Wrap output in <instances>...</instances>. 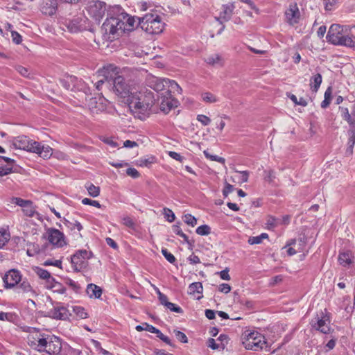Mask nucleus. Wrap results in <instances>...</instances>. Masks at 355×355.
I'll use <instances>...</instances> for the list:
<instances>
[{"instance_id":"f257e3e1","label":"nucleus","mask_w":355,"mask_h":355,"mask_svg":"<svg viewBox=\"0 0 355 355\" xmlns=\"http://www.w3.org/2000/svg\"><path fill=\"white\" fill-rule=\"evenodd\" d=\"M135 24V17L125 12L120 6L114 5L108 10V17L101 26V32L103 35H108L109 39L110 35L114 39L125 31L134 30Z\"/></svg>"},{"instance_id":"f03ea898","label":"nucleus","mask_w":355,"mask_h":355,"mask_svg":"<svg viewBox=\"0 0 355 355\" xmlns=\"http://www.w3.org/2000/svg\"><path fill=\"white\" fill-rule=\"evenodd\" d=\"M132 99L129 109L135 117L142 121L149 116L153 105L157 101L155 94L148 89L144 92L137 91L135 96H132Z\"/></svg>"},{"instance_id":"7ed1b4c3","label":"nucleus","mask_w":355,"mask_h":355,"mask_svg":"<svg viewBox=\"0 0 355 355\" xmlns=\"http://www.w3.org/2000/svg\"><path fill=\"white\" fill-rule=\"evenodd\" d=\"M354 27L332 24L326 37L327 42L334 45L343 46L355 50V35L351 33L352 29Z\"/></svg>"},{"instance_id":"20e7f679","label":"nucleus","mask_w":355,"mask_h":355,"mask_svg":"<svg viewBox=\"0 0 355 355\" xmlns=\"http://www.w3.org/2000/svg\"><path fill=\"white\" fill-rule=\"evenodd\" d=\"M28 344L38 352H46L49 354H58L62 349V343L59 337L53 334L47 338H28Z\"/></svg>"},{"instance_id":"39448f33","label":"nucleus","mask_w":355,"mask_h":355,"mask_svg":"<svg viewBox=\"0 0 355 355\" xmlns=\"http://www.w3.org/2000/svg\"><path fill=\"white\" fill-rule=\"evenodd\" d=\"M111 85H113V91L116 95L123 98V101L126 103L128 107L132 103V96H135L137 89L128 84L123 76H117L111 77Z\"/></svg>"},{"instance_id":"423d86ee","label":"nucleus","mask_w":355,"mask_h":355,"mask_svg":"<svg viewBox=\"0 0 355 355\" xmlns=\"http://www.w3.org/2000/svg\"><path fill=\"white\" fill-rule=\"evenodd\" d=\"M138 23L142 30L149 34H159L163 32L165 23L162 17L157 13H146L141 17H137Z\"/></svg>"},{"instance_id":"0eeeda50","label":"nucleus","mask_w":355,"mask_h":355,"mask_svg":"<svg viewBox=\"0 0 355 355\" xmlns=\"http://www.w3.org/2000/svg\"><path fill=\"white\" fill-rule=\"evenodd\" d=\"M93 257L91 251L78 250L71 257V263L75 272H81L89 266L88 260Z\"/></svg>"},{"instance_id":"6e6552de","label":"nucleus","mask_w":355,"mask_h":355,"mask_svg":"<svg viewBox=\"0 0 355 355\" xmlns=\"http://www.w3.org/2000/svg\"><path fill=\"white\" fill-rule=\"evenodd\" d=\"M157 103H159V109L164 114H168L172 109L177 107L179 102L171 94V90L168 89L157 95Z\"/></svg>"},{"instance_id":"1a4fd4ad","label":"nucleus","mask_w":355,"mask_h":355,"mask_svg":"<svg viewBox=\"0 0 355 355\" xmlns=\"http://www.w3.org/2000/svg\"><path fill=\"white\" fill-rule=\"evenodd\" d=\"M247 334L243 338V345L248 350L258 351L263 348L266 345L263 334Z\"/></svg>"},{"instance_id":"9d476101","label":"nucleus","mask_w":355,"mask_h":355,"mask_svg":"<svg viewBox=\"0 0 355 355\" xmlns=\"http://www.w3.org/2000/svg\"><path fill=\"white\" fill-rule=\"evenodd\" d=\"M285 21L290 26H295L300 22V12L295 2L291 3L284 12Z\"/></svg>"},{"instance_id":"9b49d317","label":"nucleus","mask_w":355,"mask_h":355,"mask_svg":"<svg viewBox=\"0 0 355 355\" xmlns=\"http://www.w3.org/2000/svg\"><path fill=\"white\" fill-rule=\"evenodd\" d=\"M33 143H37L36 141L31 139L26 135H19L12 139V145L16 149L26 150L33 153L35 145Z\"/></svg>"},{"instance_id":"f8f14e48","label":"nucleus","mask_w":355,"mask_h":355,"mask_svg":"<svg viewBox=\"0 0 355 355\" xmlns=\"http://www.w3.org/2000/svg\"><path fill=\"white\" fill-rule=\"evenodd\" d=\"M107 5L101 1H95L89 6L88 12L96 21L100 22L101 19L104 17L105 12H108Z\"/></svg>"},{"instance_id":"ddd939ff","label":"nucleus","mask_w":355,"mask_h":355,"mask_svg":"<svg viewBox=\"0 0 355 355\" xmlns=\"http://www.w3.org/2000/svg\"><path fill=\"white\" fill-rule=\"evenodd\" d=\"M107 103V100L103 96H98L89 98L87 100V106L92 113L98 114L106 110Z\"/></svg>"},{"instance_id":"4468645a","label":"nucleus","mask_w":355,"mask_h":355,"mask_svg":"<svg viewBox=\"0 0 355 355\" xmlns=\"http://www.w3.org/2000/svg\"><path fill=\"white\" fill-rule=\"evenodd\" d=\"M325 314L322 311L320 317H317L311 321V326L317 331H320V333H328L329 328L328 327L330 323L329 316L327 309H324Z\"/></svg>"},{"instance_id":"2eb2a0df","label":"nucleus","mask_w":355,"mask_h":355,"mask_svg":"<svg viewBox=\"0 0 355 355\" xmlns=\"http://www.w3.org/2000/svg\"><path fill=\"white\" fill-rule=\"evenodd\" d=\"M166 80H167V79H162L152 76H148L146 78V84L148 87L157 92L156 96H157V95L160 96L161 93L164 92L168 89H166L167 84Z\"/></svg>"},{"instance_id":"dca6fc26","label":"nucleus","mask_w":355,"mask_h":355,"mask_svg":"<svg viewBox=\"0 0 355 355\" xmlns=\"http://www.w3.org/2000/svg\"><path fill=\"white\" fill-rule=\"evenodd\" d=\"M47 239L50 243L58 248L67 245L64 240V235L60 230L55 228H49L47 232Z\"/></svg>"},{"instance_id":"f3484780","label":"nucleus","mask_w":355,"mask_h":355,"mask_svg":"<svg viewBox=\"0 0 355 355\" xmlns=\"http://www.w3.org/2000/svg\"><path fill=\"white\" fill-rule=\"evenodd\" d=\"M3 280L6 288H12L21 281V275L18 270L11 269L4 275Z\"/></svg>"},{"instance_id":"a211bd4d","label":"nucleus","mask_w":355,"mask_h":355,"mask_svg":"<svg viewBox=\"0 0 355 355\" xmlns=\"http://www.w3.org/2000/svg\"><path fill=\"white\" fill-rule=\"evenodd\" d=\"M88 24L85 17H77L69 21L67 28L71 33L82 32L87 29Z\"/></svg>"},{"instance_id":"6ab92c4d","label":"nucleus","mask_w":355,"mask_h":355,"mask_svg":"<svg viewBox=\"0 0 355 355\" xmlns=\"http://www.w3.org/2000/svg\"><path fill=\"white\" fill-rule=\"evenodd\" d=\"M60 302H56V306L48 311V316L56 320H67L69 318V310L63 306H60Z\"/></svg>"},{"instance_id":"aec40b11","label":"nucleus","mask_w":355,"mask_h":355,"mask_svg":"<svg viewBox=\"0 0 355 355\" xmlns=\"http://www.w3.org/2000/svg\"><path fill=\"white\" fill-rule=\"evenodd\" d=\"M40 10L45 15L53 16L58 10V1L42 0L40 4Z\"/></svg>"},{"instance_id":"412c9836","label":"nucleus","mask_w":355,"mask_h":355,"mask_svg":"<svg viewBox=\"0 0 355 355\" xmlns=\"http://www.w3.org/2000/svg\"><path fill=\"white\" fill-rule=\"evenodd\" d=\"M234 9V6L232 3L223 5L219 16L216 17V20L221 24L228 21L232 16Z\"/></svg>"},{"instance_id":"4be33fe9","label":"nucleus","mask_w":355,"mask_h":355,"mask_svg":"<svg viewBox=\"0 0 355 355\" xmlns=\"http://www.w3.org/2000/svg\"><path fill=\"white\" fill-rule=\"evenodd\" d=\"M35 145L33 150L34 153L38 154L44 159L49 158L52 155V148L49 146H42L40 143H33Z\"/></svg>"},{"instance_id":"5701e85b","label":"nucleus","mask_w":355,"mask_h":355,"mask_svg":"<svg viewBox=\"0 0 355 355\" xmlns=\"http://www.w3.org/2000/svg\"><path fill=\"white\" fill-rule=\"evenodd\" d=\"M347 133L348 136V141L345 153L347 155H351L353 153V149L355 145V126H350Z\"/></svg>"},{"instance_id":"b1692460","label":"nucleus","mask_w":355,"mask_h":355,"mask_svg":"<svg viewBox=\"0 0 355 355\" xmlns=\"http://www.w3.org/2000/svg\"><path fill=\"white\" fill-rule=\"evenodd\" d=\"M353 257L352 252L349 250H346L340 252L338 260L341 266L347 267L352 263Z\"/></svg>"},{"instance_id":"393cba45","label":"nucleus","mask_w":355,"mask_h":355,"mask_svg":"<svg viewBox=\"0 0 355 355\" xmlns=\"http://www.w3.org/2000/svg\"><path fill=\"white\" fill-rule=\"evenodd\" d=\"M86 293L90 298L99 299L103 293V290L100 286L91 283L87 285Z\"/></svg>"},{"instance_id":"a878e982","label":"nucleus","mask_w":355,"mask_h":355,"mask_svg":"<svg viewBox=\"0 0 355 355\" xmlns=\"http://www.w3.org/2000/svg\"><path fill=\"white\" fill-rule=\"evenodd\" d=\"M77 78L73 76H69L64 78L60 79V85L67 90H73Z\"/></svg>"},{"instance_id":"bb28decb","label":"nucleus","mask_w":355,"mask_h":355,"mask_svg":"<svg viewBox=\"0 0 355 355\" xmlns=\"http://www.w3.org/2000/svg\"><path fill=\"white\" fill-rule=\"evenodd\" d=\"M322 81V77L320 73L313 76L310 79V88L313 92H317Z\"/></svg>"},{"instance_id":"cd10ccee","label":"nucleus","mask_w":355,"mask_h":355,"mask_svg":"<svg viewBox=\"0 0 355 355\" xmlns=\"http://www.w3.org/2000/svg\"><path fill=\"white\" fill-rule=\"evenodd\" d=\"M338 112H340L341 118L347 121L349 125V127L353 126V121H352L351 114L349 112V109L347 107H345L343 106L338 107Z\"/></svg>"},{"instance_id":"c85d7f7f","label":"nucleus","mask_w":355,"mask_h":355,"mask_svg":"<svg viewBox=\"0 0 355 355\" xmlns=\"http://www.w3.org/2000/svg\"><path fill=\"white\" fill-rule=\"evenodd\" d=\"M17 285L18 286L16 288V289L18 290V293H35L32 286H31L30 283L27 279H21V281Z\"/></svg>"},{"instance_id":"c756f323","label":"nucleus","mask_w":355,"mask_h":355,"mask_svg":"<svg viewBox=\"0 0 355 355\" xmlns=\"http://www.w3.org/2000/svg\"><path fill=\"white\" fill-rule=\"evenodd\" d=\"M205 62L207 64L212 65V66H215V65L218 64L221 67L223 65V59H222L221 56L218 54H214V55L208 56L205 59Z\"/></svg>"},{"instance_id":"7c9ffc66","label":"nucleus","mask_w":355,"mask_h":355,"mask_svg":"<svg viewBox=\"0 0 355 355\" xmlns=\"http://www.w3.org/2000/svg\"><path fill=\"white\" fill-rule=\"evenodd\" d=\"M332 99V88L328 87L324 92V99L321 103V107L323 109L327 108L331 103Z\"/></svg>"},{"instance_id":"2f4dec72","label":"nucleus","mask_w":355,"mask_h":355,"mask_svg":"<svg viewBox=\"0 0 355 355\" xmlns=\"http://www.w3.org/2000/svg\"><path fill=\"white\" fill-rule=\"evenodd\" d=\"M203 291V287L201 282H193L189 286V294L194 295L196 293L202 294Z\"/></svg>"},{"instance_id":"473e14b6","label":"nucleus","mask_w":355,"mask_h":355,"mask_svg":"<svg viewBox=\"0 0 355 355\" xmlns=\"http://www.w3.org/2000/svg\"><path fill=\"white\" fill-rule=\"evenodd\" d=\"M308 238L307 236L304 234L299 236L297 239V251L298 252H304L306 251V253H308V250H306V245L307 244Z\"/></svg>"},{"instance_id":"72a5a7b5","label":"nucleus","mask_w":355,"mask_h":355,"mask_svg":"<svg viewBox=\"0 0 355 355\" xmlns=\"http://www.w3.org/2000/svg\"><path fill=\"white\" fill-rule=\"evenodd\" d=\"M279 225V219L273 216H268L266 220V228L269 230H273Z\"/></svg>"},{"instance_id":"f704fd0d","label":"nucleus","mask_w":355,"mask_h":355,"mask_svg":"<svg viewBox=\"0 0 355 355\" xmlns=\"http://www.w3.org/2000/svg\"><path fill=\"white\" fill-rule=\"evenodd\" d=\"M24 214L28 217H33L35 214L39 216L40 214L36 211L35 207L33 205V202L31 200L29 203L22 209Z\"/></svg>"},{"instance_id":"c9c22d12","label":"nucleus","mask_w":355,"mask_h":355,"mask_svg":"<svg viewBox=\"0 0 355 355\" xmlns=\"http://www.w3.org/2000/svg\"><path fill=\"white\" fill-rule=\"evenodd\" d=\"M207 346L214 350H223L225 347V344L224 343H218V340L214 338H209Z\"/></svg>"},{"instance_id":"e433bc0d","label":"nucleus","mask_w":355,"mask_h":355,"mask_svg":"<svg viewBox=\"0 0 355 355\" xmlns=\"http://www.w3.org/2000/svg\"><path fill=\"white\" fill-rule=\"evenodd\" d=\"M268 235L266 233H261L260 235L257 236H250L248 239V243L250 245L260 244L262 243L263 239H268Z\"/></svg>"},{"instance_id":"4c0bfd02","label":"nucleus","mask_w":355,"mask_h":355,"mask_svg":"<svg viewBox=\"0 0 355 355\" xmlns=\"http://www.w3.org/2000/svg\"><path fill=\"white\" fill-rule=\"evenodd\" d=\"M166 83L167 84L166 89H168L171 90V93L177 92L178 93L180 94L182 91V88L179 86V85L173 80H169L167 79L166 80Z\"/></svg>"},{"instance_id":"58836bf2","label":"nucleus","mask_w":355,"mask_h":355,"mask_svg":"<svg viewBox=\"0 0 355 355\" xmlns=\"http://www.w3.org/2000/svg\"><path fill=\"white\" fill-rule=\"evenodd\" d=\"M10 236V234L6 230H0V249L9 241Z\"/></svg>"},{"instance_id":"ea45409f","label":"nucleus","mask_w":355,"mask_h":355,"mask_svg":"<svg viewBox=\"0 0 355 355\" xmlns=\"http://www.w3.org/2000/svg\"><path fill=\"white\" fill-rule=\"evenodd\" d=\"M234 301H237L241 304L245 305L248 309H252L254 306V302L250 300L243 301V300L239 298V295L237 291L234 292Z\"/></svg>"},{"instance_id":"a19ab883","label":"nucleus","mask_w":355,"mask_h":355,"mask_svg":"<svg viewBox=\"0 0 355 355\" xmlns=\"http://www.w3.org/2000/svg\"><path fill=\"white\" fill-rule=\"evenodd\" d=\"M35 272H36V274L39 276V277L40 279H44V280H47V279L50 278V275H51V273L44 269V268H40V267H36L35 268Z\"/></svg>"},{"instance_id":"79ce46f5","label":"nucleus","mask_w":355,"mask_h":355,"mask_svg":"<svg viewBox=\"0 0 355 355\" xmlns=\"http://www.w3.org/2000/svg\"><path fill=\"white\" fill-rule=\"evenodd\" d=\"M89 195L93 198H96L100 194V187L94 185L93 184H89L87 187H86Z\"/></svg>"},{"instance_id":"37998d69","label":"nucleus","mask_w":355,"mask_h":355,"mask_svg":"<svg viewBox=\"0 0 355 355\" xmlns=\"http://www.w3.org/2000/svg\"><path fill=\"white\" fill-rule=\"evenodd\" d=\"M196 232L200 236H207L211 232V227L208 225H202L197 227Z\"/></svg>"},{"instance_id":"c03bdc74","label":"nucleus","mask_w":355,"mask_h":355,"mask_svg":"<svg viewBox=\"0 0 355 355\" xmlns=\"http://www.w3.org/2000/svg\"><path fill=\"white\" fill-rule=\"evenodd\" d=\"M202 100L208 103H213L218 101V98L215 95L210 92H205L202 94Z\"/></svg>"},{"instance_id":"a18cd8bd","label":"nucleus","mask_w":355,"mask_h":355,"mask_svg":"<svg viewBox=\"0 0 355 355\" xmlns=\"http://www.w3.org/2000/svg\"><path fill=\"white\" fill-rule=\"evenodd\" d=\"M64 282L69 286L74 292L77 293L80 292L81 287L77 282H74L69 277H65Z\"/></svg>"},{"instance_id":"49530a36","label":"nucleus","mask_w":355,"mask_h":355,"mask_svg":"<svg viewBox=\"0 0 355 355\" xmlns=\"http://www.w3.org/2000/svg\"><path fill=\"white\" fill-rule=\"evenodd\" d=\"M73 312L76 314L77 316L80 318H87V313L85 311V309L80 306H75L73 307Z\"/></svg>"},{"instance_id":"de8ad7c7","label":"nucleus","mask_w":355,"mask_h":355,"mask_svg":"<svg viewBox=\"0 0 355 355\" xmlns=\"http://www.w3.org/2000/svg\"><path fill=\"white\" fill-rule=\"evenodd\" d=\"M162 255L171 263L174 264L176 259L173 254L168 251L166 248H162L161 250Z\"/></svg>"},{"instance_id":"09e8293b","label":"nucleus","mask_w":355,"mask_h":355,"mask_svg":"<svg viewBox=\"0 0 355 355\" xmlns=\"http://www.w3.org/2000/svg\"><path fill=\"white\" fill-rule=\"evenodd\" d=\"M48 288L53 289L54 292H57L60 294H64L66 292V288L62 285V284L58 282L52 286H47Z\"/></svg>"},{"instance_id":"8fccbe9b","label":"nucleus","mask_w":355,"mask_h":355,"mask_svg":"<svg viewBox=\"0 0 355 355\" xmlns=\"http://www.w3.org/2000/svg\"><path fill=\"white\" fill-rule=\"evenodd\" d=\"M206 158L211 159V161H216L221 164H225V159L223 157H219L218 155H211L208 150H204L203 152Z\"/></svg>"},{"instance_id":"3c124183","label":"nucleus","mask_w":355,"mask_h":355,"mask_svg":"<svg viewBox=\"0 0 355 355\" xmlns=\"http://www.w3.org/2000/svg\"><path fill=\"white\" fill-rule=\"evenodd\" d=\"M184 221L185 223H187V225H189L191 227H194L197 224L196 218L190 214H187L184 216Z\"/></svg>"},{"instance_id":"603ef678","label":"nucleus","mask_w":355,"mask_h":355,"mask_svg":"<svg viewBox=\"0 0 355 355\" xmlns=\"http://www.w3.org/2000/svg\"><path fill=\"white\" fill-rule=\"evenodd\" d=\"M155 160L156 158L153 156L148 158L140 159L139 165L141 166H146L149 168L153 163L155 162Z\"/></svg>"},{"instance_id":"864d4df0","label":"nucleus","mask_w":355,"mask_h":355,"mask_svg":"<svg viewBox=\"0 0 355 355\" xmlns=\"http://www.w3.org/2000/svg\"><path fill=\"white\" fill-rule=\"evenodd\" d=\"M111 77H109L107 75H105L104 76V78L101 79V80H99L98 81H97L95 84V86H96V88L98 89V90H100L102 85L105 83H107L109 84L110 85H111Z\"/></svg>"},{"instance_id":"5fc2aeb1","label":"nucleus","mask_w":355,"mask_h":355,"mask_svg":"<svg viewBox=\"0 0 355 355\" xmlns=\"http://www.w3.org/2000/svg\"><path fill=\"white\" fill-rule=\"evenodd\" d=\"M122 223L125 226H126L130 229H132V230L135 229V223L133 221V220L129 216L123 217Z\"/></svg>"},{"instance_id":"6e6d98bb","label":"nucleus","mask_w":355,"mask_h":355,"mask_svg":"<svg viewBox=\"0 0 355 355\" xmlns=\"http://www.w3.org/2000/svg\"><path fill=\"white\" fill-rule=\"evenodd\" d=\"M82 203L85 205H91L97 208H101L102 205L96 200H93L90 198H85L82 200Z\"/></svg>"},{"instance_id":"4d7b16f0","label":"nucleus","mask_w":355,"mask_h":355,"mask_svg":"<svg viewBox=\"0 0 355 355\" xmlns=\"http://www.w3.org/2000/svg\"><path fill=\"white\" fill-rule=\"evenodd\" d=\"M31 200H24L20 198H13L12 202L17 205L21 207L22 209L24 208Z\"/></svg>"},{"instance_id":"13d9d810","label":"nucleus","mask_w":355,"mask_h":355,"mask_svg":"<svg viewBox=\"0 0 355 355\" xmlns=\"http://www.w3.org/2000/svg\"><path fill=\"white\" fill-rule=\"evenodd\" d=\"M167 309H170L171 311L178 313H183L182 309L176 305L175 304H173L172 302H168V304L165 306Z\"/></svg>"},{"instance_id":"bf43d9fd","label":"nucleus","mask_w":355,"mask_h":355,"mask_svg":"<svg viewBox=\"0 0 355 355\" xmlns=\"http://www.w3.org/2000/svg\"><path fill=\"white\" fill-rule=\"evenodd\" d=\"M164 214L165 216V218H166V220L168 221V222H173L175 218V214L172 211L171 209H168V208H164Z\"/></svg>"},{"instance_id":"052dcab7","label":"nucleus","mask_w":355,"mask_h":355,"mask_svg":"<svg viewBox=\"0 0 355 355\" xmlns=\"http://www.w3.org/2000/svg\"><path fill=\"white\" fill-rule=\"evenodd\" d=\"M64 224L70 227L71 230L76 227L78 231H81L83 230V225L80 222L76 220L74 223H71L68 220L64 219Z\"/></svg>"},{"instance_id":"680f3d73","label":"nucleus","mask_w":355,"mask_h":355,"mask_svg":"<svg viewBox=\"0 0 355 355\" xmlns=\"http://www.w3.org/2000/svg\"><path fill=\"white\" fill-rule=\"evenodd\" d=\"M11 37L12 42L16 44H19L22 42L21 35L15 31H11Z\"/></svg>"},{"instance_id":"e2e57ef3","label":"nucleus","mask_w":355,"mask_h":355,"mask_svg":"<svg viewBox=\"0 0 355 355\" xmlns=\"http://www.w3.org/2000/svg\"><path fill=\"white\" fill-rule=\"evenodd\" d=\"M275 178V173L272 170L264 171V180L270 183L272 182Z\"/></svg>"},{"instance_id":"0e129e2a","label":"nucleus","mask_w":355,"mask_h":355,"mask_svg":"<svg viewBox=\"0 0 355 355\" xmlns=\"http://www.w3.org/2000/svg\"><path fill=\"white\" fill-rule=\"evenodd\" d=\"M216 274L220 276V277L223 280L229 281L231 279V277L229 275V268H225L224 270L217 272Z\"/></svg>"},{"instance_id":"69168bd1","label":"nucleus","mask_w":355,"mask_h":355,"mask_svg":"<svg viewBox=\"0 0 355 355\" xmlns=\"http://www.w3.org/2000/svg\"><path fill=\"white\" fill-rule=\"evenodd\" d=\"M28 246L31 247L33 254H34L35 255L38 254L44 251V249H42L40 247V245L35 243H29L28 244Z\"/></svg>"},{"instance_id":"338daca9","label":"nucleus","mask_w":355,"mask_h":355,"mask_svg":"<svg viewBox=\"0 0 355 355\" xmlns=\"http://www.w3.org/2000/svg\"><path fill=\"white\" fill-rule=\"evenodd\" d=\"M126 174L132 178H138L140 176L139 171L132 167H129L126 170Z\"/></svg>"},{"instance_id":"774afa93","label":"nucleus","mask_w":355,"mask_h":355,"mask_svg":"<svg viewBox=\"0 0 355 355\" xmlns=\"http://www.w3.org/2000/svg\"><path fill=\"white\" fill-rule=\"evenodd\" d=\"M197 120L203 125H208L211 123V119L204 114H198L197 116Z\"/></svg>"}]
</instances>
